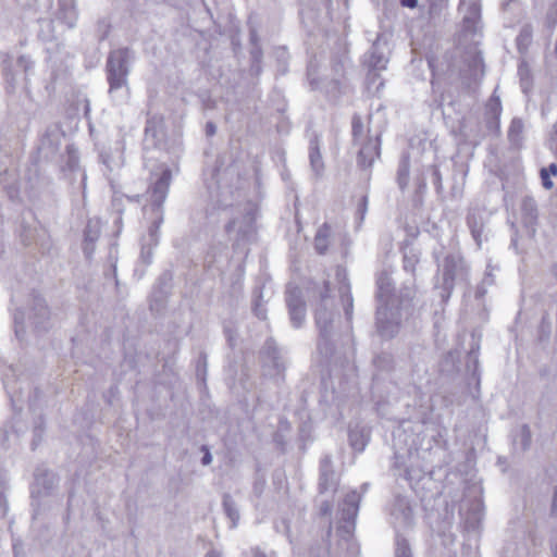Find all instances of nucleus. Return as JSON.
<instances>
[{
  "label": "nucleus",
  "instance_id": "nucleus-1",
  "mask_svg": "<svg viewBox=\"0 0 557 557\" xmlns=\"http://www.w3.org/2000/svg\"><path fill=\"white\" fill-rule=\"evenodd\" d=\"M172 173L169 169H162L160 176L153 183L151 187V200L153 202L154 210L157 211L156 220L149 227L147 236L143 238L141 253L140 257L145 263H149L152 257V247L158 245L159 242V227L163 221L162 212L160 211L162 203L164 202L168 190L171 184Z\"/></svg>",
  "mask_w": 557,
  "mask_h": 557
},
{
  "label": "nucleus",
  "instance_id": "nucleus-2",
  "mask_svg": "<svg viewBox=\"0 0 557 557\" xmlns=\"http://www.w3.org/2000/svg\"><path fill=\"white\" fill-rule=\"evenodd\" d=\"M133 54L128 49L113 50L107 61L108 81L110 85L109 91L114 94L127 84V75L129 72V63Z\"/></svg>",
  "mask_w": 557,
  "mask_h": 557
},
{
  "label": "nucleus",
  "instance_id": "nucleus-3",
  "mask_svg": "<svg viewBox=\"0 0 557 557\" xmlns=\"http://www.w3.org/2000/svg\"><path fill=\"white\" fill-rule=\"evenodd\" d=\"M27 320L29 325L38 331H45L49 326L50 312L45 299L39 295H33Z\"/></svg>",
  "mask_w": 557,
  "mask_h": 557
},
{
  "label": "nucleus",
  "instance_id": "nucleus-4",
  "mask_svg": "<svg viewBox=\"0 0 557 557\" xmlns=\"http://www.w3.org/2000/svg\"><path fill=\"white\" fill-rule=\"evenodd\" d=\"M163 119L159 115H151L145 127V147L157 148L163 140Z\"/></svg>",
  "mask_w": 557,
  "mask_h": 557
},
{
  "label": "nucleus",
  "instance_id": "nucleus-5",
  "mask_svg": "<svg viewBox=\"0 0 557 557\" xmlns=\"http://www.w3.org/2000/svg\"><path fill=\"white\" fill-rule=\"evenodd\" d=\"M376 325L379 333L386 338L393 337L398 331V321L394 319V313H389L387 306L377 308Z\"/></svg>",
  "mask_w": 557,
  "mask_h": 557
},
{
  "label": "nucleus",
  "instance_id": "nucleus-6",
  "mask_svg": "<svg viewBox=\"0 0 557 557\" xmlns=\"http://www.w3.org/2000/svg\"><path fill=\"white\" fill-rule=\"evenodd\" d=\"M360 146L358 152V162L362 166H371L374 162L375 158L380 154V139L379 136L369 137L367 140L362 141V144H357Z\"/></svg>",
  "mask_w": 557,
  "mask_h": 557
},
{
  "label": "nucleus",
  "instance_id": "nucleus-7",
  "mask_svg": "<svg viewBox=\"0 0 557 557\" xmlns=\"http://www.w3.org/2000/svg\"><path fill=\"white\" fill-rule=\"evenodd\" d=\"M58 476L50 470L39 467L35 471V484L38 493L50 494L58 485Z\"/></svg>",
  "mask_w": 557,
  "mask_h": 557
},
{
  "label": "nucleus",
  "instance_id": "nucleus-8",
  "mask_svg": "<svg viewBox=\"0 0 557 557\" xmlns=\"http://www.w3.org/2000/svg\"><path fill=\"white\" fill-rule=\"evenodd\" d=\"M333 320V312L326 306H321L317 309L315 321L320 330L321 341L319 342V349L322 351L326 345V337L329 334V325Z\"/></svg>",
  "mask_w": 557,
  "mask_h": 557
},
{
  "label": "nucleus",
  "instance_id": "nucleus-9",
  "mask_svg": "<svg viewBox=\"0 0 557 557\" xmlns=\"http://www.w3.org/2000/svg\"><path fill=\"white\" fill-rule=\"evenodd\" d=\"M63 139H65V133L58 124H54L46 131L41 146L44 149H49L50 152L54 153L60 150Z\"/></svg>",
  "mask_w": 557,
  "mask_h": 557
},
{
  "label": "nucleus",
  "instance_id": "nucleus-10",
  "mask_svg": "<svg viewBox=\"0 0 557 557\" xmlns=\"http://www.w3.org/2000/svg\"><path fill=\"white\" fill-rule=\"evenodd\" d=\"M309 161L312 173L320 178L324 173V162L320 151V141L318 137L310 140Z\"/></svg>",
  "mask_w": 557,
  "mask_h": 557
},
{
  "label": "nucleus",
  "instance_id": "nucleus-11",
  "mask_svg": "<svg viewBox=\"0 0 557 557\" xmlns=\"http://www.w3.org/2000/svg\"><path fill=\"white\" fill-rule=\"evenodd\" d=\"M253 231V218L246 215L243 220H233L228 226L227 232L231 235H235L236 238H244Z\"/></svg>",
  "mask_w": 557,
  "mask_h": 557
},
{
  "label": "nucleus",
  "instance_id": "nucleus-12",
  "mask_svg": "<svg viewBox=\"0 0 557 557\" xmlns=\"http://www.w3.org/2000/svg\"><path fill=\"white\" fill-rule=\"evenodd\" d=\"M287 305L294 326L299 327L305 320V306L302 301L297 296L289 295L287 298Z\"/></svg>",
  "mask_w": 557,
  "mask_h": 557
},
{
  "label": "nucleus",
  "instance_id": "nucleus-13",
  "mask_svg": "<svg viewBox=\"0 0 557 557\" xmlns=\"http://www.w3.org/2000/svg\"><path fill=\"white\" fill-rule=\"evenodd\" d=\"M521 213L523 222L528 226H533L537 220V205L532 197H524L521 202Z\"/></svg>",
  "mask_w": 557,
  "mask_h": 557
},
{
  "label": "nucleus",
  "instance_id": "nucleus-14",
  "mask_svg": "<svg viewBox=\"0 0 557 557\" xmlns=\"http://www.w3.org/2000/svg\"><path fill=\"white\" fill-rule=\"evenodd\" d=\"M100 221L99 220H90L85 230V247L84 250L87 256L91 255L94 251V243L98 240L100 235Z\"/></svg>",
  "mask_w": 557,
  "mask_h": 557
},
{
  "label": "nucleus",
  "instance_id": "nucleus-15",
  "mask_svg": "<svg viewBox=\"0 0 557 557\" xmlns=\"http://www.w3.org/2000/svg\"><path fill=\"white\" fill-rule=\"evenodd\" d=\"M393 516L400 525H410L412 521V510L407 503L400 500L393 510Z\"/></svg>",
  "mask_w": 557,
  "mask_h": 557
},
{
  "label": "nucleus",
  "instance_id": "nucleus-16",
  "mask_svg": "<svg viewBox=\"0 0 557 557\" xmlns=\"http://www.w3.org/2000/svg\"><path fill=\"white\" fill-rule=\"evenodd\" d=\"M331 228L324 224L321 226L314 238V247L319 253H324L330 243Z\"/></svg>",
  "mask_w": 557,
  "mask_h": 557
},
{
  "label": "nucleus",
  "instance_id": "nucleus-17",
  "mask_svg": "<svg viewBox=\"0 0 557 557\" xmlns=\"http://www.w3.org/2000/svg\"><path fill=\"white\" fill-rule=\"evenodd\" d=\"M359 495L356 492L349 493L345 498V507L343 508L344 518L349 520L354 518L358 510Z\"/></svg>",
  "mask_w": 557,
  "mask_h": 557
},
{
  "label": "nucleus",
  "instance_id": "nucleus-18",
  "mask_svg": "<svg viewBox=\"0 0 557 557\" xmlns=\"http://www.w3.org/2000/svg\"><path fill=\"white\" fill-rule=\"evenodd\" d=\"M457 264L454 258H446L444 263V285L446 289L451 288Z\"/></svg>",
  "mask_w": 557,
  "mask_h": 557
},
{
  "label": "nucleus",
  "instance_id": "nucleus-19",
  "mask_svg": "<svg viewBox=\"0 0 557 557\" xmlns=\"http://www.w3.org/2000/svg\"><path fill=\"white\" fill-rule=\"evenodd\" d=\"M25 320H26V313L23 310H20V309L16 310L14 313V317H13L14 331H15L16 337L21 341L24 338V335H25V329H26Z\"/></svg>",
  "mask_w": 557,
  "mask_h": 557
},
{
  "label": "nucleus",
  "instance_id": "nucleus-20",
  "mask_svg": "<svg viewBox=\"0 0 557 557\" xmlns=\"http://www.w3.org/2000/svg\"><path fill=\"white\" fill-rule=\"evenodd\" d=\"M352 136L355 144H362V141L367 140L366 129L361 123L359 117H354L352 120Z\"/></svg>",
  "mask_w": 557,
  "mask_h": 557
},
{
  "label": "nucleus",
  "instance_id": "nucleus-21",
  "mask_svg": "<svg viewBox=\"0 0 557 557\" xmlns=\"http://www.w3.org/2000/svg\"><path fill=\"white\" fill-rule=\"evenodd\" d=\"M409 180V161L407 158H404L400 161L398 169V183L401 188L406 187Z\"/></svg>",
  "mask_w": 557,
  "mask_h": 557
},
{
  "label": "nucleus",
  "instance_id": "nucleus-22",
  "mask_svg": "<svg viewBox=\"0 0 557 557\" xmlns=\"http://www.w3.org/2000/svg\"><path fill=\"white\" fill-rule=\"evenodd\" d=\"M16 64L25 73L32 72L34 69V61L25 54L18 57Z\"/></svg>",
  "mask_w": 557,
  "mask_h": 557
},
{
  "label": "nucleus",
  "instance_id": "nucleus-23",
  "mask_svg": "<svg viewBox=\"0 0 557 557\" xmlns=\"http://www.w3.org/2000/svg\"><path fill=\"white\" fill-rule=\"evenodd\" d=\"M396 557H411V550L406 540L397 541Z\"/></svg>",
  "mask_w": 557,
  "mask_h": 557
},
{
  "label": "nucleus",
  "instance_id": "nucleus-24",
  "mask_svg": "<svg viewBox=\"0 0 557 557\" xmlns=\"http://www.w3.org/2000/svg\"><path fill=\"white\" fill-rule=\"evenodd\" d=\"M349 441H350L351 446L355 449H357L359 451L363 450V448L366 446V441L363 440V437L359 433L351 432L349 434Z\"/></svg>",
  "mask_w": 557,
  "mask_h": 557
},
{
  "label": "nucleus",
  "instance_id": "nucleus-25",
  "mask_svg": "<svg viewBox=\"0 0 557 557\" xmlns=\"http://www.w3.org/2000/svg\"><path fill=\"white\" fill-rule=\"evenodd\" d=\"M223 504H224V508H225V510H226V512H227L228 517H230V518L232 519V521H233V525H235V524H236V521H237V520H238V518H239L238 511H237V510H236V508L232 505L230 497H225V498H224Z\"/></svg>",
  "mask_w": 557,
  "mask_h": 557
},
{
  "label": "nucleus",
  "instance_id": "nucleus-26",
  "mask_svg": "<svg viewBox=\"0 0 557 557\" xmlns=\"http://www.w3.org/2000/svg\"><path fill=\"white\" fill-rule=\"evenodd\" d=\"M10 66H11V60H10L9 55H7L2 62V70H3V74L5 76V79L9 83L13 84L15 82V77H14V74L12 73Z\"/></svg>",
  "mask_w": 557,
  "mask_h": 557
},
{
  "label": "nucleus",
  "instance_id": "nucleus-27",
  "mask_svg": "<svg viewBox=\"0 0 557 557\" xmlns=\"http://www.w3.org/2000/svg\"><path fill=\"white\" fill-rule=\"evenodd\" d=\"M27 397L29 403V409L35 412L37 401L41 398V393L39 389L34 388L33 391H29Z\"/></svg>",
  "mask_w": 557,
  "mask_h": 557
},
{
  "label": "nucleus",
  "instance_id": "nucleus-28",
  "mask_svg": "<svg viewBox=\"0 0 557 557\" xmlns=\"http://www.w3.org/2000/svg\"><path fill=\"white\" fill-rule=\"evenodd\" d=\"M379 294H377V297L380 299V302H386L387 304V294H388V283L385 284V282L380 278L379 282Z\"/></svg>",
  "mask_w": 557,
  "mask_h": 557
},
{
  "label": "nucleus",
  "instance_id": "nucleus-29",
  "mask_svg": "<svg viewBox=\"0 0 557 557\" xmlns=\"http://www.w3.org/2000/svg\"><path fill=\"white\" fill-rule=\"evenodd\" d=\"M9 511V504L4 488L0 486V517L3 518Z\"/></svg>",
  "mask_w": 557,
  "mask_h": 557
},
{
  "label": "nucleus",
  "instance_id": "nucleus-30",
  "mask_svg": "<svg viewBox=\"0 0 557 557\" xmlns=\"http://www.w3.org/2000/svg\"><path fill=\"white\" fill-rule=\"evenodd\" d=\"M521 436V446L523 449H527L531 443V432L527 425H523L520 431Z\"/></svg>",
  "mask_w": 557,
  "mask_h": 557
},
{
  "label": "nucleus",
  "instance_id": "nucleus-31",
  "mask_svg": "<svg viewBox=\"0 0 557 557\" xmlns=\"http://www.w3.org/2000/svg\"><path fill=\"white\" fill-rule=\"evenodd\" d=\"M73 174L79 175L83 190H85V187H86V173L79 166H76L74 164V157L72 156V175Z\"/></svg>",
  "mask_w": 557,
  "mask_h": 557
},
{
  "label": "nucleus",
  "instance_id": "nucleus-32",
  "mask_svg": "<svg viewBox=\"0 0 557 557\" xmlns=\"http://www.w3.org/2000/svg\"><path fill=\"white\" fill-rule=\"evenodd\" d=\"M549 176L550 175L548 174V170H546V169L541 170L542 184H543L544 188H546V189H552L554 186V183L552 182Z\"/></svg>",
  "mask_w": 557,
  "mask_h": 557
},
{
  "label": "nucleus",
  "instance_id": "nucleus-33",
  "mask_svg": "<svg viewBox=\"0 0 557 557\" xmlns=\"http://www.w3.org/2000/svg\"><path fill=\"white\" fill-rule=\"evenodd\" d=\"M41 425H42V419H41V417H38V419L35 421V426H34V437L35 438L33 442V449L36 446V438L39 440L41 436V432H42Z\"/></svg>",
  "mask_w": 557,
  "mask_h": 557
},
{
  "label": "nucleus",
  "instance_id": "nucleus-34",
  "mask_svg": "<svg viewBox=\"0 0 557 557\" xmlns=\"http://www.w3.org/2000/svg\"><path fill=\"white\" fill-rule=\"evenodd\" d=\"M386 59H384L383 57H379L376 60H375V55L374 53L372 54L371 57V65L375 69H384L385 65H386Z\"/></svg>",
  "mask_w": 557,
  "mask_h": 557
},
{
  "label": "nucleus",
  "instance_id": "nucleus-35",
  "mask_svg": "<svg viewBox=\"0 0 557 557\" xmlns=\"http://www.w3.org/2000/svg\"><path fill=\"white\" fill-rule=\"evenodd\" d=\"M7 193L10 199L14 200L18 196V188L14 185L7 187Z\"/></svg>",
  "mask_w": 557,
  "mask_h": 557
},
{
  "label": "nucleus",
  "instance_id": "nucleus-36",
  "mask_svg": "<svg viewBox=\"0 0 557 557\" xmlns=\"http://www.w3.org/2000/svg\"><path fill=\"white\" fill-rule=\"evenodd\" d=\"M8 388H9V394L11 397L12 406L14 407V409H16L18 403L22 401V397L20 395L12 394L13 387H8Z\"/></svg>",
  "mask_w": 557,
  "mask_h": 557
},
{
  "label": "nucleus",
  "instance_id": "nucleus-37",
  "mask_svg": "<svg viewBox=\"0 0 557 557\" xmlns=\"http://www.w3.org/2000/svg\"><path fill=\"white\" fill-rule=\"evenodd\" d=\"M488 107L491 108V110L497 114L500 110V102H499V99L498 98H493L491 99L490 101V104Z\"/></svg>",
  "mask_w": 557,
  "mask_h": 557
},
{
  "label": "nucleus",
  "instance_id": "nucleus-38",
  "mask_svg": "<svg viewBox=\"0 0 557 557\" xmlns=\"http://www.w3.org/2000/svg\"><path fill=\"white\" fill-rule=\"evenodd\" d=\"M550 145H552V148L557 151V122H556V126H555V132L550 139Z\"/></svg>",
  "mask_w": 557,
  "mask_h": 557
},
{
  "label": "nucleus",
  "instance_id": "nucleus-39",
  "mask_svg": "<svg viewBox=\"0 0 557 557\" xmlns=\"http://www.w3.org/2000/svg\"><path fill=\"white\" fill-rule=\"evenodd\" d=\"M401 4L408 8H414L417 5V0H401Z\"/></svg>",
  "mask_w": 557,
  "mask_h": 557
},
{
  "label": "nucleus",
  "instance_id": "nucleus-40",
  "mask_svg": "<svg viewBox=\"0 0 557 557\" xmlns=\"http://www.w3.org/2000/svg\"><path fill=\"white\" fill-rule=\"evenodd\" d=\"M545 169L548 170L549 175H557V165L555 163L549 164V166Z\"/></svg>",
  "mask_w": 557,
  "mask_h": 557
},
{
  "label": "nucleus",
  "instance_id": "nucleus-41",
  "mask_svg": "<svg viewBox=\"0 0 557 557\" xmlns=\"http://www.w3.org/2000/svg\"><path fill=\"white\" fill-rule=\"evenodd\" d=\"M82 104H83L84 115L87 116L89 113V101L87 99H84Z\"/></svg>",
  "mask_w": 557,
  "mask_h": 557
},
{
  "label": "nucleus",
  "instance_id": "nucleus-42",
  "mask_svg": "<svg viewBox=\"0 0 557 557\" xmlns=\"http://www.w3.org/2000/svg\"><path fill=\"white\" fill-rule=\"evenodd\" d=\"M329 465H330V459L325 458L322 462V478H324L326 475V468L329 467Z\"/></svg>",
  "mask_w": 557,
  "mask_h": 557
},
{
  "label": "nucleus",
  "instance_id": "nucleus-43",
  "mask_svg": "<svg viewBox=\"0 0 557 557\" xmlns=\"http://www.w3.org/2000/svg\"><path fill=\"white\" fill-rule=\"evenodd\" d=\"M10 429H11V432L16 433V435H18L21 432H23V431H24V429H23L22 426H18V425H16L15 423H13V424L10 426Z\"/></svg>",
  "mask_w": 557,
  "mask_h": 557
},
{
  "label": "nucleus",
  "instance_id": "nucleus-44",
  "mask_svg": "<svg viewBox=\"0 0 557 557\" xmlns=\"http://www.w3.org/2000/svg\"><path fill=\"white\" fill-rule=\"evenodd\" d=\"M211 460H212L211 455H210L209 453H207V454L203 456V458H202V463H203V465H209V463L211 462Z\"/></svg>",
  "mask_w": 557,
  "mask_h": 557
},
{
  "label": "nucleus",
  "instance_id": "nucleus-45",
  "mask_svg": "<svg viewBox=\"0 0 557 557\" xmlns=\"http://www.w3.org/2000/svg\"><path fill=\"white\" fill-rule=\"evenodd\" d=\"M255 311H256V314H257L259 318H261V319H264V318H265V314H264L263 310H262V309H260V308H259V306H257V307L255 308Z\"/></svg>",
  "mask_w": 557,
  "mask_h": 557
},
{
  "label": "nucleus",
  "instance_id": "nucleus-46",
  "mask_svg": "<svg viewBox=\"0 0 557 557\" xmlns=\"http://www.w3.org/2000/svg\"><path fill=\"white\" fill-rule=\"evenodd\" d=\"M472 234H473V237L474 239L476 240L478 245H480V232L478 230H472Z\"/></svg>",
  "mask_w": 557,
  "mask_h": 557
},
{
  "label": "nucleus",
  "instance_id": "nucleus-47",
  "mask_svg": "<svg viewBox=\"0 0 557 557\" xmlns=\"http://www.w3.org/2000/svg\"><path fill=\"white\" fill-rule=\"evenodd\" d=\"M400 450H401V448H400V447H398V448L396 449L395 456H396V459H397V460L403 459V458L405 457V455H404Z\"/></svg>",
  "mask_w": 557,
  "mask_h": 557
},
{
  "label": "nucleus",
  "instance_id": "nucleus-48",
  "mask_svg": "<svg viewBox=\"0 0 557 557\" xmlns=\"http://www.w3.org/2000/svg\"><path fill=\"white\" fill-rule=\"evenodd\" d=\"M206 557H222L221 554L219 552H215V550H210Z\"/></svg>",
  "mask_w": 557,
  "mask_h": 557
},
{
  "label": "nucleus",
  "instance_id": "nucleus-49",
  "mask_svg": "<svg viewBox=\"0 0 557 557\" xmlns=\"http://www.w3.org/2000/svg\"><path fill=\"white\" fill-rule=\"evenodd\" d=\"M404 435V431L398 430L397 433H395L394 437L397 441H400Z\"/></svg>",
  "mask_w": 557,
  "mask_h": 557
},
{
  "label": "nucleus",
  "instance_id": "nucleus-50",
  "mask_svg": "<svg viewBox=\"0 0 557 557\" xmlns=\"http://www.w3.org/2000/svg\"><path fill=\"white\" fill-rule=\"evenodd\" d=\"M207 132H208V134H213V133L215 132L214 126H213V125H211V124H208V125H207Z\"/></svg>",
  "mask_w": 557,
  "mask_h": 557
},
{
  "label": "nucleus",
  "instance_id": "nucleus-51",
  "mask_svg": "<svg viewBox=\"0 0 557 557\" xmlns=\"http://www.w3.org/2000/svg\"><path fill=\"white\" fill-rule=\"evenodd\" d=\"M413 443L408 447V456L411 458L412 457V451H413Z\"/></svg>",
  "mask_w": 557,
  "mask_h": 557
},
{
  "label": "nucleus",
  "instance_id": "nucleus-52",
  "mask_svg": "<svg viewBox=\"0 0 557 557\" xmlns=\"http://www.w3.org/2000/svg\"><path fill=\"white\" fill-rule=\"evenodd\" d=\"M64 151H65L66 153H70V144H66V145L64 146Z\"/></svg>",
  "mask_w": 557,
  "mask_h": 557
},
{
  "label": "nucleus",
  "instance_id": "nucleus-53",
  "mask_svg": "<svg viewBox=\"0 0 557 557\" xmlns=\"http://www.w3.org/2000/svg\"><path fill=\"white\" fill-rule=\"evenodd\" d=\"M406 473H407L408 479H412L413 475H412L411 471L406 470Z\"/></svg>",
  "mask_w": 557,
  "mask_h": 557
},
{
  "label": "nucleus",
  "instance_id": "nucleus-54",
  "mask_svg": "<svg viewBox=\"0 0 557 557\" xmlns=\"http://www.w3.org/2000/svg\"><path fill=\"white\" fill-rule=\"evenodd\" d=\"M252 54H253L255 58H257V51L256 50L252 51Z\"/></svg>",
  "mask_w": 557,
  "mask_h": 557
}]
</instances>
